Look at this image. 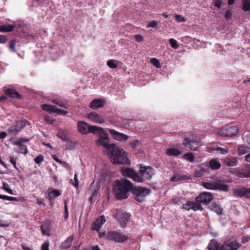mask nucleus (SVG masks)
I'll use <instances>...</instances> for the list:
<instances>
[{"mask_svg":"<svg viewBox=\"0 0 250 250\" xmlns=\"http://www.w3.org/2000/svg\"><path fill=\"white\" fill-rule=\"evenodd\" d=\"M133 188L131 182L126 179L117 180L113 187V193L118 200H123L128 197V192Z\"/></svg>","mask_w":250,"mask_h":250,"instance_id":"obj_1","label":"nucleus"},{"mask_svg":"<svg viewBox=\"0 0 250 250\" xmlns=\"http://www.w3.org/2000/svg\"><path fill=\"white\" fill-rule=\"evenodd\" d=\"M107 154L113 164L126 165L130 164L126 152L116 144H112V146L109 148Z\"/></svg>","mask_w":250,"mask_h":250,"instance_id":"obj_2","label":"nucleus"},{"mask_svg":"<svg viewBox=\"0 0 250 250\" xmlns=\"http://www.w3.org/2000/svg\"><path fill=\"white\" fill-rule=\"evenodd\" d=\"M97 131L94 133L98 134L99 136L96 141V143L98 145L103 146L106 149L107 153L109 151V148L112 146V144H109V139L106 132L101 127H98Z\"/></svg>","mask_w":250,"mask_h":250,"instance_id":"obj_3","label":"nucleus"},{"mask_svg":"<svg viewBox=\"0 0 250 250\" xmlns=\"http://www.w3.org/2000/svg\"><path fill=\"white\" fill-rule=\"evenodd\" d=\"M153 174V168L149 167H141L136 177V182L143 183L146 180H150Z\"/></svg>","mask_w":250,"mask_h":250,"instance_id":"obj_4","label":"nucleus"},{"mask_svg":"<svg viewBox=\"0 0 250 250\" xmlns=\"http://www.w3.org/2000/svg\"><path fill=\"white\" fill-rule=\"evenodd\" d=\"M132 190L135 194V199L139 202H143L151 192L150 189L142 187H133Z\"/></svg>","mask_w":250,"mask_h":250,"instance_id":"obj_5","label":"nucleus"},{"mask_svg":"<svg viewBox=\"0 0 250 250\" xmlns=\"http://www.w3.org/2000/svg\"><path fill=\"white\" fill-rule=\"evenodd\" d=\"M106 238L109 240L122 243L128 239V237L123 232L116 230H111L106 233Z\"/></svg>","mask_w":250,"mask_h":250,"instance_id":"obj_6","label":"nucleus"},{"mask_svg":"<svg viewBox=\"0 0 250 250\" xmlns=\"http://www.w3.org/2000/svg\"><path fill=\"white\" fill-rule=\"evenodd\" d=\"M238 133V129L235 125H229L222 127L218 132L222 137H231Z\"/></svg>","mask_w":250,"mask_h":250,"instance_id":"obj_7","label":"nucleus"},{"mask_svg":"<svg viewBox=\"0 0 250 250\" xmlns=\"http://www.w3.org/2000/svg\"><path fill=\"white\" fill-rule=\"evenodd\" d=\"M241 245L238 243L235 238H231L225 241L223 244L224 250H237Z\"/></svg>","mask_w":250,"mask_h":250,"instance_id":"obj_8","label":"nucleus"},{"mask_svg":"<svg viewBox=\"0 0 250 250\" xmlns=\"http://www.w3.org/2000/svg\"><path fill=\"white\" fill-rule=\"evenodd\" d=\"M98 126L90 125L84 122L79 121V132L83 134H86L89 132L95 133L98 130Z\"/></svg>","mask_w":250,"mask_h":250,"instance_id":"obj_9","label":"nucleus"},{"mask_svg":"<svg viewBox=\"0 0 250 250\" xmlns=\"http://www.w3.org/2000/svg\"><path fill=\"white\" fill-rule=\"evenodd\" d=\"M183 145L192 150H196L200 146V144L197 139L194 138H186L183 142Z\"/></svg>","mask_w":250,"mask_h":250,"instance_id":"obj_10","label":"nucleus"},{"mask_svg":"<svg viewBox=\"0 0 250 250\" xmlns=\"http://www.w3.org/2000/svg\"><path fill=\"white\" fill-rule=\"evenodd\" d=\"M213 199V196L211 193L204 192L200 194L196 198V201L199 203V204L203 203L204 204H208L210 203Z\"/></svg>","mask_w":250,"mask_h":250,"instance_id":"obj_11","label":"nucleus"},{"mask_svg":"<svg viewBox=\"0 0 250 250\" xmlns=\"http://www.w3.org/2000/svg\"><path fill=\"white\" fill-rule=\"evenodd\" d=\"M87 117L91 121L96 124H102L105 123L104 117L95 112H92L88 114Z\"/></svg>","mask_w":250,"mask_h":250,"instance_id":"obj_12","label":"nucleus"},{"mask_svg":"<svg viewBox=\"0 0 250 250\" xmlns=\"http://www.w3.org/2000/svg\"><path fill=\"white\" fill-rule=\"evenodd\" d=\"M42 108L43 110L55 112L59 115H65L68 113L66 110L58 108L55 105H48L47 104H43L42 105Z\"/></svg>","mask_w":250,"mask_h":250,"instance_id":"obj_13","label":"nucleus"},{"mask_svg":"<svg viewBox=\"0 0 250 250\" xmlns=\"http://www.w3.org/2000/svg\"><path fill=\"white\" fill-rule=\"evenodd\" d=\"M183 208L187 210L192 209L195 211L197 210H202L203 209L199 203L196 201V202H194L191 201H187L185 204H183Z\"/></svg>","mask_w":250,"mask_h":250,"instance_id":"obj_14","label":"nucleus"},{"mask_svg":"<svg viewBox=\"0 0 250 250\" xmlns=\"http://www.w3.org/2000/svg\"><path fill=\"white\" fill-rule=\"evenodd\" d=\"M109 132L112 137L115 140L119 141H125L127 140L128 137L123 134L120 133L114 129H110Z\"/></svg>","mask_w":250,"mask_h":250,"instance_id":"obj_15","label":"nucleus"},{"mask_svg":"<svg viewBox=\"0 0 250 250\" xmlns=\"http://www.w3.org/2000/svg\"><path fill=\"white\" fill-rule=\"evenodd\" d=\"M121 172L123 176L128 177L136 182L135 178L136 176H138V173H136L133 169L125 168L122 169Z\"/></svg>","mask_w":250,"mask_h":250,"instance_id":"obj_16","label":"nucleus"},{"mask_svg":"<svg viewBox=\"0 0 250 250\" xmlns=\"http://www.w3.org/2000/svg\"><path fill=\"white\" fill-rule=\"evenodd\" d=\"M106 220L104 215L100 216L97 219L93 225V229L94 230L98 231L102 227L103 225L105 222Z\"/></svg>","mask_w":250,"mask_h":250,"instance_id":"obj_17","label":"nucleus"},{"mask_svg":"<svg viewBox=\"0 0 250 250\" xmlns=\"http://www.w3.org/2000/svg\"><path fill=\"white\" fill-rule=\"evenodd\" d=\"M30 141V139L28 138H21L19 139H18L17 141H15L14 138H12L9 139V141L11 142L12 144L13 145H16L18 146H21L22 148L24 147V145H23V143H27Z\"/></svg>","mask_w":250,"mask_h":250,"instance_id":"obj_18","label":"nucleus"},{"mask_svg":"<svg viewBox=\"0 0 250 250\" xmlns=\"http://www.w3.org/2000/svg\"><path fill=\"white\" fill-rule=\"evenodd\" d=\"M104 105V101L100 99H94L90 103V107L93 109L102 107Z\"/></svg>","mask_w":250,"mask_h":250,"instance_id":"obj_19","label":"nucleus"},{"mask_svg":"<svg viewBox=\"0 0 250 250\" xmlns=\"http://www.w3.org/2000/svg\"><path fill=\"white\" fill-rule=\"evenodd\" d=\"M208 248L209 250H224L223 245H221L215 240H211L209 242Z\"/></svg>","mask_w":250,"mask_h":250,"instance_id":"obj_20","label":"nucleus"},{"mask_svg":"<svg viewBox=\"0 0 250 250\" xmlns=\"http://www.w3.org/2000/svg\"><path fill=\"white\" fill-rule=\"evenodd\" d=\"M61 194L58 189H53L48 193L46 198L48 199L51 204H52V202L54 200L55 197L59 196Z\"/></svg>","mask_w":250,"mask_h":250,"instance_id":"obj_21","label":"nucleus"},{"mask_svg":"<svg viewBox=\"0 0 250 250\" xmlns=\"http://www.w3.org/2000/svg\"><path fill=\"white\" fill-rule=\"evenodd\" d=\"M224 163L228 167H234L237 165V160L234 157H228L224 160Z\"/></svg>","mask_w":250,"mask_h":250,"instance_id":"obj_22","label":"nucleus"},{"mask_svg":"<svg viewBox=\"0 0 250 250\" xmlns=\"http://www.w3.org/2000/svg\"><path fill=\"white\" fill-rule=\"evenodd\" d=\"M74 239V235L69 236L67 239L63 241L61 245L60 248L62 249H66L71 247L72 242Z\"/></svg>","mask_w":250,"mask_h":250,"instance_id":"obj_23","label":"nucleus"},{"mask_svg":"<svg viewBox=\"0 0 250 250\" xmlns=\"http://www.w3.org/2000/svg\"><path fill=\"white\" fill-rule=\"evenodd\" d=\"M215 189L220 191H227L229 189V187L224 182H215Z\"/></svg>","mask_w":250,"mask_h":250,"instance_id":"obj_24","label":"nucleus"},{"mask_svg":"<svg viewBox=\"0 0 250 250\" xmlns=\"http://www.w3.org/2000/svg\"><path fill=\"white\" fill-rule=\"evenodd\" d=\"M5 93L11 98H21V95L17 92L12 89H7L5 90Z\"/></svg>","mask_w":250,"mask_h":250,"instance_id":"obj_25","label":"nucleus"},{"mask_svg":"<svg viewBox=\"0 0 250 250\" xmlns=\"http://www.w3.org/2000/svg\"><path fill=\"white\" fill-rule=\"evenodd\" d=\"M181 154V152L177 148H169L166 151V154L169 156H178Z\"/></svg>","mask_w":250,"mask_h":250,"instance_id":"obj_26","label":"nucleus"},{"mask_svg":"<svg viewBox=\"0 0 250 250\" xmlns=\"http://www.w3.org/2000/svg\"><path fill=\"white\" fill-rule=\"evenodd\" d=\"M188 178L186 176L180 173H176L171 177V181L173 182H178L181 180H186Z\"/></svg>","mask_w":250,"mask_h":250,"instance_id":"obj_27","label":"nucleus"},{"mask_svg":"<svg viewBox=\"0 0 250 250\" xmlns=\"http://www.w3.org/2000/svg\"><path fill=\"white\" fill-rule=\"evenodd\" d=\"M209 166L212 169H218L221 167V164L218 160L212 159L209 162Z\"/></svg>","mask_w":250,"mask_h":250,"instance_id":"obj_28","label":"nucleus"},{"mask_svg":"<svg viewBox=\"0 0 250 250\" xmlns=\"http://www.w3.org/2000/svg\"><path fill=\"white\" fill-rule=\"evenodd\" d=\"M14 125L18 130V132L19 133L25 127L26 123L24 121H19Z\"/></svg>","mask_w":250,"mask_h":250,"instance_id":"obj_29","label":"nucleus"},{"mask_svg":"<svg viewBox=\"0 0 250 250\" xmlns=\"http://www.w3.org/2000/svg\"><path fill=\"white\" fill-rule=\"evenodd\" d=\"M242 9L244 11H250V0H242Z\"/></svg>","mask_w":250,"mask_h":250,"instance_id":"obj_30","label":"nucleus"},{"mask_svg":"<svg viewBox=\"0 0 250 250\" xmlns=\"http://www.w3.org/2000/svg\"><path fill=\"white\" fill-rule=\"evenodd\" d=\"M202 186L206 188L211 190L215 189V182L212 183L203 182Z\"/></svg>","mask_w":250,"mask_h":250,"instance_id":"obj_31","label":"nucleus"},{"mask_svg":"<svg viewBox=\"0 0 250 250\" xmlns=\"http://www.w3.org/2000/svg\"><path fill=\"white\" fill-rule=\"evenodd\" d=\"M14 27L15 26L12 25L0 26V31L2 32H11Z\"/></svg>","mask_w":250,"mask_h":250,"instance_id":"obj_32","label":"nucleus"},{"mask_svg":"<svg viewBox=\"0 0 250 250\" xmlns=\"http://www.w3.org/2000/svg\"><path fill=\"white\" fill-rule=\"evenodd\" d=\"M210 209L212 211L217 213L218 214H222V209L219 206H218L216 204H212L210 206Z\"/></svg>","mask_w":250,"mask_h":250,"instance_id":"obj_33","label":"nucleus"},{"mask_svg":"<svg viewBox=\"0 0 250 250\" xmlns=\"http://www.w3.org/2000/svg\"><path fill=\"white\" fill-rule=\"evenodd\" d=\"M238 154L240 155H244L250 151V148L247 146H241L238 147Z\"/></svg>","mask_w":250,"mask_h":250,"instance_id":"obj_34","label":"nucleus"},{"mask_svg":"<svg viewBox=\"0 0 250 250\" xmlns=\"http://www.w3.org/2000/svg\"><path fill=\"white\" fill-rule=\"evenodd\" d=\"M248 192V189L246 188H241L238 189L236 191V194L240 197L245 196L247 197V194Z\"/></svg>","mask_w":250,"mask_h":250,"instance_id":"obj_35","label":"nucleus"},{"mask_svg":"<svg viewBox=\"0 0 250 250\" xmlns=\"http://www.w3.org/2000/svg\"><path fill=\"white\" fill-rule=\"evenodd\" d=\"M212 150H215V151H219L220 152V153L222 154H225L229 152L228 149L222 148V147H220L217 146L213 147Z\"/></svg>","mask_w":250,"mask_h":250,"instance_id":"obj_36","label":"nucleus"},{"mask_svg":"<svg viewBox=\"0 0 250 250\" xmlns=\"http://www.w3.org/2000/svg\"><path fill=\"white\" fill-rule=\"evenodd\" d=\"M7 131L9 134L14 135H16L19 133L18 132V130H17L16 127L14 126V125H12L8 128Z\"/></svg>","mask_w":250,"mask_h":250,"instance_id":"obj_37","label":"nucleus"},{"mask_svg":"<svg viewBox=\"0 0 250 250\" xmlns=\"http://www.w3.org/2000/svg\"><path fill=\"white\" fill-rule=\"evenodd\" d=\"M0 199H3L4 200L14 201H16V202H18L19 201L18 199L16 197L8 196L6 195H1V194H0Z\"/></svg>","mask_w":250,"mask_h":250,"instance_id":"obj_38","label":"nucleus"},{"mask_svg":"<svg viewBox=\"0 0 250 250\" xmlns=\"http://www.w3.org/2000/svg\"><path fill=\"white\" fill-rule=\"evenodd\" d=\"M123 216L124 218H123L122 220H120V222L122 226L124 227L126 223V222L128 221L130 215L129 214L125 213L123 214Z\"/></svg>","mask_w":250,"mask_h":250,"instance_id":"obj_39","label":"nucleus"},{"mask_svg":"<svg viewBox=\"0 0 250 250\" xmlns=\"http://www.w3.org/2000/svg\"><path fill=\"white\" fill-rule=\"evenodd\" d=\"M183 157L185 159L190 162H193L194 160V157L192 153H188L184 155Z\"/></svg>","mask_w":250,"mask_h":250,"instance_id":"obj_40","label":"nucleus"},{"mask_svg":"<svg viewBox=\"0 0 250 250\" xmlns=\"http://www.w3.org/2000/svg\"><path fill=\"white\" fill-rule=\"evenodd\" d=\"M42 233L43 235H49V229L47 225H41V226Z\"/></svg>","mask_w":250,"mask_h":250,"instance_id":"obj_41","label":"nucleus"},{"mask_svg":"<svg viewBox=\"0 0 250 250\" xmlns=\"http://www.w3.org/2000/svg\"><path fill=\"white\" fill-rule=\"evenodd\" d=\"M169 43L172 48L177 49L179 47V44L177 41L174 39H170L169 40Z\"/></svg>","mask_w":250,"mask_h":250,"instance_id":"obj_42","label":"nucleus"},{"mask_svg":"<svg viewBox=\"0 0 250 250\" xmlns=\"http://www.w3.org/2000/svg\"><path fill=\"white\" fill-rule=\"evenodd\" d=\"M107 65L111 68H116L118 67V64L114 62V60H110L107 61Z\"/></svg>","mask_w":250,"mask_h":250,"instance_id":"obj_43","label":"nucleus"},{"mask_svg":"<svg viewBox=\"0 0 250 250\" xmlns=\"http://www.w3.org/2000/svg\"><path fill=\"white\" fill-rule=\"evenodd\" d=\"M3 188L4 190L7 191L8 193L10 194H13V190L10 189L9 185L7 183H3Z\"/></svg>","mask_w":250,"mask_h":250,"instance_id":"obj_44","label":"nucleus"},{"mask_svg":"<svg viewBox=\"0 0 250 250\" xmlns=\"http://www.w3.org/2000/svg\"><path fill=\"white\" fill-rule=\"evenodd\" d=\"M150 62L157 68H160L161 66L159 60L156 58H152Z\"/></svg>","mask_w":250,"mask_h":250,"instance_id":"obj_45","label":"nucleus"},{"mask_svg":"<svg viewBox=\"0 0 250 250\" xmlns=\"http://www.w3.org/2000/svg\"><path fill=\"white\" fill-rule=\"evenodd\" d=\"M52 102L56 104H58L61 107H62L64 108H66V105L62 103L61 101L58 100V99H54L52 101Z\"/></svg>","mask_w":250,"mask_h":250,"instance_id":"obj_46","label":"nucleus"},{"mask_svg":"<svg viewBox=\"0 0 250 250\" xmlns=\"http://www.w3.org/2000/svg\"><path fill=\"white\" fill-rule=\"evenodd\" d=\"M175 19L178 22H185L186 19L180 15H175Z\"/></svg>","mask_w":250,"mask_h":250,"instance_id":"obj_47","label":"nucleus"},{"mask_svg":"<svg viewBox=\"0 0 250 250\" xmlns=\"http://www.w3.org/2000/svg\"><path fill=\"white\" fill-rule=\"evenodd\" d=\"M213 2L214 6L219 9L221 7L223 3L222 0H214Z\"/></svg>","mask_w":250,"mask_h":250,"instance_id":"obj_48","label":"nucleus"},{"mask_svg":"<svg viewBox=\"0 0 250 250\" xmlns=\"http://www.w3.org/2000/svg\"><path fill=\"white\" fill-rule=\"evenodd\" d=\"M16 46V42L14 40H13L11 41L10 45H9V48L13 52H16V50L15 48Z\"/></svg>","mask_w":250,"mask_h":250,"instance_id":"obj_49","label":"nucleus"},{"mask_svg":"<svg viewBox=\"0 0 250 250\" xmlns=\"http://www.w3.org/2000/svg\"><path fill=\"white\" fill-rule=\"evenodd\" d=\"M34 161L36 163L39 164L43 161V157L42 155H39L34 159Z\"/></svg>","mask_w":250,"mask_h":250,"instance_id":"obj_50","label":"nucleus"},{"mask_svg":"<svg viewBox=\"0 0 250 250\" xmlns=\"http://www.w3.org/2000/svg\"><path fill=\"white\" fill-rule=\"evenodd\" d=\"M44 120L48 124H52L54 122V120L49 116L45 115L44 116Z\"/></svg>","mask_w":250,"mask_h":250,"instance_id":"obj_51","label":"nucleus"},{"mask_svg":"<svg viewBox=\"0 0 250 250\" xmlns=\"http://www.w3.org/2000/svg\"><path fill=\"white\" fill-rule=\"evenodd\" d=\"M74 179H75V182H73V180L72 179H70V183L72 185H74L75 187H77L78 186V180L77 178V174H75Z\"/></svg>","mask_w":250,"mask_h":250,"instance_id":"obj_52","label":"nucleus"},{"mask_svg":"<svg viewBox=\"0 0 250 250\" xmlns=\"http://www.w3.org/2000/svg\"><path fill=\"white\" fill-rule=\"evenodd\" d=\"M49 243L48 241L45 242L42 246V250H50L49 249Z\"/></svg>","mask_w":250,"mask_h":250,"instance_id":"obj_53","label":"nucleus"},{"mask_svg":"<svg viewBox=\"0 0 250 250\" xmlns=\"http://www.w3.org/2000/svg\"><path fill=\"white\" fill-rule=\"evenodd\" d=\"M19 153H24V154H26L28 153L27 149L26 146H24V147L22 148L21 146H19V150L18 151Z\"/></svg>","mask_w":250,"mask_h":250,"instance_id":"obj_54","label":"nucleus"},{"mask_svg":"<svg viewBox=\"0 0 250 250\" xmlns=\"http://www.w3.org/2000/svg\"><path fill=\"white\" fill-rule=\"evenodd\" d=\"M232 13L230 11H227L226 12L225 18L227 20H230L231 19Z\"/></svg>","mask_w":250,"mask_h":250,"instance_id":"obj_55","label":"nucleus"},{"mask_svg":"<svg viewBox=\"0 0 250 250\" xmlns=\"http://www.w3.org/2000/svg\"><path fill=\"white\" fill-rule=\"evenodd\" d=\"M158 25V23L156 21H150L148 25L147 26V27H152V28H154L157 25Z\"/></svg>","mask_w":250,"mask_h":250,"instance_id":"obj_56","label":"nucleus"},{"mask_svg":"<svg viewBox=\"0 0 250 250\" xmlns=\"http://www.w3.org/2000/svg\"><path fill=\"white\" fill-rule=\"evenodd\" d=\"M10 224L6 221L0 220V227H8Z\"/></svg>","mask_w":250,"mask_h":250,"instance_id":"obj_57","label":"nucleus"},{"mask_svg":"<svg viewBox=\"0 0 250 250\" xmlns=\"http://www.w3.org/2000/svg\"><path fill=\"white\" fill-rule=\"evenodd\" d=\"M10 162L13 165L15 168H16L17 170H19V168L16 166V160L14 159L13 157H10Z\"/></svg>","mask_w":250,"mask_h":250,"instance_id":"obj_58","label":"nucleus"},{"mask_svg":"<svg viewBox=\"0 0 250 250\" xmlns=\"http://www.w3.org/2000/svg\"><path fill=\"white\" fill-rule=\"evenodd\" d=\"M134 37L136 42H140L143 40V37L140 35H135Z\"/></svg>","mask_w":250,"mask_h":250,"instance_id":"obj_59","label":"nucleus"},{"mask_svg":"<svg viewBox=\"0 0 250 250\" xmlns=\"http://www.w3.org/2000/svg\"><path fill=\"white\" fill-rule=\"evenodd\" d=\"M7 41V39L4 35H0V43H4Z\"/></svg>","mask_w":250,"mask_h":250,"instance_id":"obj_60","label":"nucleus"},{"mask_svg":"<svg viewBox=\"0 0 250 250\" xmlns=\"http://www.w3.org/2000/svg\"><path fill=\"white\" fill-rule=\"evenodd\" d=\"M240 175L243 177H250V171L248 172H243L240 173Z\"/></svg>","mask_w":250,"mask_h":250,"instance_id":"obj_61","label":"nucleus"},{"mask_svg":"<svg viewBox=\"0 0 250 250\" xmlns=\"http://www.w3.org/2000/svg\"><path fill=\"white\" fill-rule=\"evenodd\" d=\"M203 174V170H196L195 172V175L197 177H201Z\"/></svg>","mask_w":250,"mask_h":250,"instance_id":"obj_62","label":"nucleus"},{"mask_svg":"<svg viewBox=\"0 0 250 250\" xmlns=\"http://www.w3.org/2000/svg\"><path fill=\"white\" fill-rule=\"evenodd\" d=\"M57 136L62 140L65 141L66 140V136L62 133L57 134Z\"/></svg>","mask_w":250,"mask_h":250,"instance_id":"obj_63","label":"nucleus"},{"mask_svg":"<svg viewBox=\"0 0 250 250\" xmlns=\"http://www.w3.org/2000/svg\"><path fill=\"white\" fill-rule=\"evenodd\" d=\"M7 136V133L5 132H0V137L1 139H4Z\"/></svg>","mask_w":250,"mask_h":250,"instance_id":"obj_64","label":"nucleus"}]
</instances>
